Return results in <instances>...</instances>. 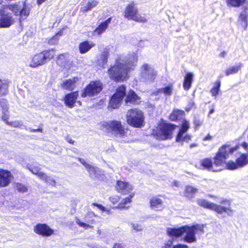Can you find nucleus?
Here are the masks:
<instances>
[{"label": "nucleus", "mask_w": 248, "mask_h": 248, "mask_svg": "<svg viewBox=\"0 0 248 248\" xmlns=\"http://www.w3.org/2000/svg\"><path fill=\"white\" fill-rule=\"evenodd\" d=\"M240 148L239 144L231 147L230 144H225L221 146L213 157V161L210 157L204 158L201 161V166L203 169L212 171H217L215 167H223L226 165V168L229 170H235L243 168L248 164V154L241 153L237 157L235 161L230 160L227 162V159L230 155L238 150Z\"/></svg>", "instance_id": "obj_1"}, {"label": "nucleus", "mask_w": 248, "mask_h": 248, "mask_svg": "<svg viewBox=\"0 0 248 248\" xmlns=\"http://www.w3.org/2000/svg\"><path fill=\"white\" fill-rule=\"evenodd\" d=\"M135 65L119 58L115 60V63L107 71L109 79L115 82H123L129 78V73L133 70Z\"/></svg>", "instance_id": "obj_2"}, {"label": "nucleus", "mask_w": 248, "mask_h": 248, "mask_svg": "<svg viewBox=\"0 0 248 248\" xmlns=\"http://www.w3.org/2000/svg\"><path fill=\"white\" fill-rule=\"evenodd\" d=\"M197 202L200 207L213 211L217 214L221 215L226 213L228 216H231L233 212V210L231 207V201L227 199H223L220 202V203L224 204V206L209 202L203 199H198Z\"/></svg>", "instance_id": "obj_3"}, {"label": "nucleus", "mask_w": 248, "mask_h": 248, "mask_svg": "<svg viewBox=\"0 0 248 248\" xmlns=\"http://www.w3.org/2000/svg\"><path fill=\"white\" fill-rule=\"evenodd\" d=\"M55 49L49 48L33 55L31 58L30 66L31 68H36L46 64L55 58Z\"/></svg>", "instance_id": "obj_4"}, {"label": "nucleus", "mask_w": 248, "mask_h": 248, "mask_svg": "<svg viewBox=\"0 0 248 248\" xmlns=\"http://www.w3.org/2000/svg\"><path fill=\"white\" fill-rule=\"evenodd\" d=\"M126 119L127 124L134 128H141L145 124L144 114L137 108L129 109L127 112Z\"/></svg>", "instance_id": "obj_5"}, {"label": "nucleus", "mask_w": 248, "mask_h": 248, "mask_svg": "<svg viewBox=\"0 0 248 248\" xmlns=\"http://www.w3.org/2000/svg\"><path fill=\"white\" fill-rule=\"evenodd\" d=\"M177 126L174 124L162 122L157 127L156 131L153 133L156 139L160 140H170L172 137L173 131Z\"/></svg>", "instance_id": "obj_6"}, {"label": "nucleus", "mask_w": 248, "mask_h": 248, "mask_svg": "<svg viewBox=\"0 0 248 248\" xmlns=\"http://www.w3.org/2000/svg\"><path fill=\"white\" fill-rule=\"evenodd\" d=\"M123 15L127 20H133L138 23H146L147 19L139 12V9L134 1H131L125 6Z\"/></svg>", "instance_id": "obj_7"}, {"label": "nucleus", "mask_w": 248, "mask_h": 248, "mask_svg": "<svg viewBox=\"0 0 248 248\" xmlns=\"http://www.w3.org/2000/svg\"><path fill=\"white\" fill-rule=\"evenodd\" d=\"M101 129L107 133L114 134L120 137L124 136L125 134L124 126L119 121L112 120L104 122L101 124Z\"/></svg>", "instance_id": "obj_8"}, {"label": "nucleus", "mask_w": 248, "mask_h": 248, "mask_svg": "<svg viewBox=\"0 0 248 248\" xmlns=\"http://www.w3.org/2000/svg\"><path fill=\"white\" fill-rule=\"evenodd\" d=\"M103 89V84L100 80L91 81L81 91L83 98L92 97L99 94Z\"/></svg>", "instance_id": "obj_9"}, {"label": "nucleus", "mask_w": 248, "mask_h": 248, "mask_svg": "<svg viewBox=\"0 0 248 248\" xmlns=\"http://www.w3.org/2000/svg\"><path fill=\"white\" fill-rule=\"evenodd\" d=\"M126 87L125 85L118 86L116 88L114 93L110 98L108 108L110 109L118 108L126 95Z\"/></svg>", "instance_id": "obj_10"}, {"label": "nucleus", "mask_w": 248, "mask_h": 248, "mask_svg": "<svg viewBox=\"0 0 248 248\" xmlns=\"http://www.w3.org/2000/svg\"><path fill=\"white\" fill-rule=\"evenodd\" d=\"M27 168L32 174L37 176L47 184L53 186H55L56 182L55 178L51 176L47 175L45 173L41 171V169L37 163L28 165Z\"/></svg>", "instance_id": "obj_11"}, {"label": "nucleus", "mask_w": 248, "mask_h": 248, "mask_svg": "<svg viewBox=\"0 0 248 248\" xmlns=\"http://www.w3.org/2000/svg\"><path fill=\"white\" fill-rule=\"evenodd\" d=\"M184 230L183 234L186 233L184 237V240L188 243H192L196 241L195 234L198 231L203 232V229L198 224L191 226L184 225Z\"/></svg>", "instance_id": "obj_12"}, {"label": "nucleus", "mask_w": 248, "mask_h": 248, "mask_svg": "<svg viewBox=\"0 0 248 248\" xmlns=\"http://www.w3.org/2000/svg\"><path fill=\"white\" fill-rule=\"evenodd\" d=\"M97 215L92 211H88L84 217V220L85 221L82 222L78 217L76 218V223L80 227L85 229H93V227L92 225L95 224L96 221L94 219Z\"/></svg>", "instance_id": "obj_13"}, {"label": "nucleus", "mask_w": 248, "mask_h": 248, "mask_svg": "<svg viewBox=\"0 0 248 248\" xmlns=\"http://www.w3.org/2000/svg\"><path fill=\"white\" fill-rule=\"evenodd\" d=\"M34 232L40 236L49 237L54 234V230L47 224L37 223L33 228Z\"/></svg>", "instance_id": "obj_14"}, {"label": "nucleus", "mask_w": 248, "mask_h": 248, "mask_svg": "<svg viewBox=\"0 0 248 248\" xmlns=\"http://www.w3.org/2000/svg\"><path fill=\"white\" fill-rule=\"evenodd\" d=\"M14 22V19L10 13L6 12L3 8L0 10V28H9Z\"/></svg>", "instance_id": "obj_15"}, {"label": "nucleus", "mask_w": 248, "mask_h": 248, "mask_svg": "<svg viewBox=\"0 0 248 248\" xmlns=\"http://www.w3.org/2000/svg\"><path fill=\"white\" fill-rule=\"evenodd\" d=\"M163 197V196L160 194L152 197L149 200L150 208L156 211H162L165 208L162 200Z\"/></svg>", "instance_id": "obj_16"}, {"label": "nucleus", "mask_w": 248, "mask_h": 248, "mask_svg": "<svg viewBox=\"0 0 248 248\" xmlns=\"http://www.w3.org/2000/svg\"><path fill=\"white\" fill-rule=\"evenodd\" d=\"M13 176L11 172L8 170L0 169V187L8 186L11 182Z\"/></svg>", "instance_id": "obj_17"}, {"label": "nucleus", "mask_w": 248, "mask_h": 248, "mask_svg": "<svg viewBox=\"0 0 248 248\" xmlns=\"http://www.w3.org/2000/svg\"><path fill=\"white\" fill-rule=\"evenodd\" d=\"M78 96V91L68 93L62 99L64 105L70 108H74Z\"/></svg>", "instance_id": "obj_18"}, {"label": "nucleus", "mask_w": 248, "mask_h": 248, "mask_svg": "<svg viewBox=\"0 0 248 248\" xmlns=\"http://www.w3.org/2000/svg\"><path fill=\"white\" fill-rule=\"evenodd\" d=\"M115 188L118 193L123 195L128 194L129 192V190L132 189L128 182L121 180L116 181Z\"/></svg>", "instance_id": "obj_19"}, {"label": "nucleus", "mask_w": 248, "mask_h": 248, "mask_svg": "<svg viewBox=\"0 0 248 248\" xmlns=\"http://www.w3.org/2000/svg\"><path fill=\"white\" fill-rule=\"evenodd\" d=\"M125 97L124 102L126 104L137 105L140 99V97L133 90H130Z\"/></svg>", "instance_id": "obj_20"}, {"label": "nucleus", "mask_w": 248, "mask_h": 248, "mask_svg": "<svg viewBox=\"0 0 248 248\" xmlns=\"http://www.w3.org/2000/svg\"><path fill=\"white\" fill-rule=\"evenodd\" d=\"M198 189L196 187L190 185L185 186L183 191V196L188 200L193 199L198 192Z\"/></svg>", "instance_id": "obj_21"}, {"label": "nucleus", "mask_w": 248, "mask_h": 248, "mask_svg": "<svg viewBox=\"0 0 248 248\" xmlns=\"http://www.w3.org/2000/svg\"><path fill=\"white\" fill-rule=\"evenodd\" d=\"M112 18V17H110L105 21L101 22L93 31L94 34L100 35L104 33L108 28V25L111 23Z\"/></svg>", "instance_id": "obj_22"}, {"label": "nucleus", "mask_w": 248, "mask_h": 248, "mask_svg": "<svg viewBox=\"0 0 248 248\" xmlns=\"http://www.w3.org/2000/svg\"><path fill=\"white\" fill-rule=\"evenodd\" d=\"M95 46V44L88 41H83L79 44V51L81 54H85Z\"/></svg>", "instance_id": "obj_23"}, {"label": "nucleus", "mask_w": 248, "mask_h": 248, "mask_svg": "<svg viewBox=\"0 0 248 248\" xmlns=\"http://www.w3.org/2000/svg\"><path fill=\"white\" fill-rule=\"evenodd\" d=\"M194 75L192 73L187 72L184 76L183 86L185 91H188L191 87Z\"/></svg>", "instance_id": "obj_24"}, {"label": "nucleus", "mask_w": 248, "mask_h": 248, "mask_svg": "<svg viewBox=\"0 0 248 248\" xmlns=\"http://www.w3.org/2000/svg\"><path fill=\"white\" fill-rule=\"evenodd\" d=\"M156 74V72L155 70H152L151 72L148 73H141L140 78H141L144 82H153L155 80Z\"/></svg>", "instance_id": "obj_25"}, {"label": "nucleus", "mask_w": 248, "mask_h": 248, "mask_svg": "<svg viewBox=\"0 0 248 248\" xmlns=\"http://www.w3.org/2000/svg\"><path fill=\"white\" fill-rule=\"evenodd\" d=\"M248 7H245L243 12L240 14L238 20L240 24L243 27L244 30H246L248 26Z\"/></svg>", "instance_id": "obj_26"}, {"label": "nucleus", "mask_w": 248, "mask_h": 248, "mask_svg": "<svg viewBox=\"0 0 248 248\" xmlns=\"http://www.w3.org/2000/svg\"><path fill=\"white\" fill-rule=\"evenodd\" d=\"M77 79V78L66 79L61 84V87L64 90L72 91L75 88Z\"/></svg>", "instance_id": "obj_27"}, {"label": "nucleus", "mask_w": 248, "mask_h": 248, "mask_svg": "<svg viewBox=\"0 0 248 248\" xmlns=\"http://www.w3.org/2000/svg\"><path fill=\"white\" fill-rule=\"evenodd\" d=\"M184 226L179 228H169L167 229V234L170 237H179L183 234Z\"/></svg>", "instance_id": "obj_28"}, {"label": "nucleus", "mask_w": 248, "mask_h": 248, "mask_svg": "<svg viewBox=\"0 0 248 248\" xmlns=\"http://www.w3.org/2000/svg\"><path fill=\"white\" fill-rule=\"evenodd\" d=\"M185 112L182 110L174 109L170 114L169 119L173 122H178L185 116Z\"/></svg>", "instance_id": "obj_29"}, {"label": "nucleus", "mask_w": 248, "mask_h": 248, "mask_svg": "<svg viewBox=\"0 0 248 248\" xmlns=\"http://www.w3.org/2000/svg\"><path fill=\"white\" fill-rule=\"evenodd\" d=\"M185 133L178 132L175 137V141L183 144L184 142H188L191 139L192 136L190 134L184 135Z\"/></svg>", "instance_id": "obj_30"}, {"label": "nucleus", "mask_w": 248, "mask_h": 248, "mask_svg": "<svg viewBox=\"0 0 248 248\" xmlns=\"http://www.w3.org/2000/svg\"><path fill=\"white\" fill-rule=\"evenodd\" d=\"M2 8L5 11L7 9H9L12 11L16 16H18V13L20 9V5L18 3L16 2L3 6Z\"/></svg>", "instance_id": "obj_31"}, {"label": "nucleus", "mask_w": 248, "mask_h": 248, "mask_svg": "<svg viewBox=\"0 0 248 248\" xmlns=\"http://www.w3.org/2000/svg\"><path fill=\"white\" fill-rule=\"evenodd\" d=\"M9 86L8 82L0 78V96H5L8 94Z\"/></svg>", "instance_id": "obj_32"}, {"label": "nucleus", "mask_w": 248, "mask_h": 248, "mask_svg": "<svg viewBox=\"0 0 248 248\" xmlns=\"http://www.w3.org/2000/svg\"><path fill=\"white\" fill-rule=\"evenodd\" d=\"M99 4V1L96 0H92L88 1L87 5L82 7L80 9V12L85 13L91 10L93 8L95 7Z\"/></svg>", "instance_id": "obj_33"}, {"label": "nucleus", "mask_w": 248, "mask_h": 248, "mask_svg": "<svg viewBox=\"0 0 248 248\" xmlns=\"http://www.w3.org/2000/svg\"><path fill=\"white\" fill-rule=\"evenodd\" d=\"M242 66V64L239 63L238 65H234L226 69L225 71V74L226 76H229L231 75L236 74L240 70Z\"/></svg>", "instance_id": "obj_34"}, {"label": "nucleus", "mask_w": 248, "mask_h": 248, "mask_svg": "<svg viewBox=\"0 0 248 248\" xmlns=\"http://www.w3.org/2000/svg\"><path fill=\"white\" fill-rule=\"evenodd\" d=\"M221 86L220 80H217L214 82L213 87L211 89L210 93L212 96L216 97L218 94Z\"/></svg>", "instance_id": "obj_35"}, {"label": "nucleus", "mask_w": 248, "mask_h": 248, "mask_svg": "<svg viewBox=\"0 0 248 248\" xmlns=\"http://www.w3.org/2000/svg\"><path fill=\"white\" fill-rule=\"evenodd\" d=\"M229 7H238L246 3L247 0H225Z\"/></svg>", "instance_id": "obj_36"}, {"label": "nucleus", "mask_w": 248, "mask_h": 248, "mask_svg": "<svg viewBox=\"0 0 248 248\" xmlns=\"http://www.w3.org/2000/svg\"><path fill=\"white\" fill-rule=\"evenodd\" d=\"M30 13V10L28 9L25 5L21 9H20L18 16L19 17V20L20 22L27 18L29 16Z\"/></svg>", "instance_id": "obj_37"}, {"label": "nucleus", "mask_w": 248, "mask_h": 248, "mask_svg": "<svg viewBox=\"0 0 248 248\" xmlns=\"http://www.w3.org/2000/svg\"><path fill=\"white\" fill-rule=\"evenodd\" d=\"M133 197V195H129V197L123 199V200L120 203H119L117 206L113 207V208L120 209H122L125 208L126 207L125 205L127 204L130 203L131 202H132L131 199Z\"/></svg>", "instance_id": "obj_38"}, {"label": "nucleus", "mask_w": 248, "mask_h": 248, "mask_svg": "<svg viewBox=\"0 0 248 248\" xmlns=\"http://www.w3.org/2000/svg\"><path fill=\"white\" fill-rule=\"evenodd\" d=\"M173 83H170L164 87L161 88L162 93L166 96H170L173 92Z\"/></svg>", "instance_id": "obj_39"}, {"label": "nucleus", "mask_w": 248, "mask_h": 248, "mask_svg": "<svg viewBox=\"0 0 248 248\" xmlns=\"http://www.w3.org/2000/svg\"><path fill=\"white\" fill-rule=\"evenodd\" d=\"M109 56V51L107 49H104L100 55V63L102 65L106 64L108 62V58Z\"/></svg>", "instance_id": "obj_40"}, {"label": "nucleus", "mask_w": 248, "mask_h": 248, "mask_svg": "<svg viewBox=\"0 0 248 248\" xmlns=\"http://www.w3.org/2000/svg\"><path fill=\"white\" fill-rule=\"evenodd\" d=\"M190 128V123L188 121L184 120L181 124L180 128L178 132L186 133Z\"/></svg>", "instance_id": "obj_41"}, {"label": "nucleus", "mask_w": 248, "mask_h": 248, "mask_svg": "<svg viewBox=\"0 0 248 248\" xmlns=\"http://www.w3.org/2000/svg\"><path fill=\"white\" fill-rule=\"evenodd\" d=\"M15 188L17 191L20 193L26 192L28 190L27 186L20 183H16Z\"/></svg>", "instance_id": "obj_42"}, {"label": "nucleus", "mask_w": 248, "mask_h": 248, "mask_svg": "<svg viewBox=\"0 0 248 248\" xmlns=\"http://www.w3.org/2000/svg\"><path fill=\"white\" fill-rule=\"evenodd\" d=\"M86 169L91 177L93 178L94 177H96L97 176L98 173L96 170L97 168L96 167H94L90 164L89 166Z\"/></svg>", "instance_id": "obj_43"}, {"label": "nucleus", "mask_w": 248, "mask_h": 248, "mask_svg": "<svg viewBox=\"0 0 248 248\" xmlns=\"http://www.w3.org/2000/svg\"><path fill=\"white\" fill-rule=\"evenodd\" d=\"M91 205L93 207H96L98 209H99L102 212H105L107 214H111V211L110 209H107L106 208L101 204H99L96 202H93L92 203Z\"/></svg>", "instance_id": "obj_44"}, {"label": "nucleus", "mask_w": 248, "mask_h": 248, "mask_svg": "<svg viewBox=\"0 0 248 248\" xmlns=\"http://www.w3.org/2000/svg\"><path fill=\"white\" fill-rule=\"evenodd\" d=\"M7 125L15 128H20L23 125V124L20 121H15L9 122Z\"/></svg>", "instance_id": "obj_45"}, {"label": "nucleus", "mask_w": 248, "mask_h": 248, "mask_svg": "<svg viewBox=\"0 0 248 248\" xmlns=\"http://www.w3.org/2000/svg\"><path fill=\"white\" fill-rule=\"evenodd\" d=\"M58 33H56L54 36L49 39L48 43L50 45H54L57 44L59 39L57 37Z\"/></svg>", "instance_id": "obj_46"}, {"label": "nucleus", "mask_w": 248, "mask_h": 248, "mask_svg": "<svg viewBox=\"0 0 248 248\" xmlns=\"http://www.w3.org/2000/svg\"><path fill=\"white\" fill-rule=\"evenodd\" d=\"M120 199V197L118 195H114L109 197V201L113 204L117 203Z\"/></svg>", "instance_id": "obj_47"}, {"label": "nucleus", "mask_w": 248, "mask_h": 248, "mask_svg": "<svg viewBox=\"0 0 248 248\" xmlns=\"http://www.w3.org/2000/svg\"><path fill=\"white\" fill-rule=\"evenodd\" d=\"M142 70L141 73H148L152 70H154V69L151 68L147 63H144L142 66Z\"/></svg>", "instance_id": "obj_48"}, {"label": "nucleus", "mask_w": 248, "mask_h": 248, "mask_svg": "<svg viewBox=\"0 0 248 248\" xmlns=\"http://www.w3.org/2000/svg\"><path fill=\"white\" fill-rule=\"evenodd\" d=\"M9 118V114L6 112H3L2 113V115L1 116V119L7 124L9 122L8 121Z\"/></svg>", "instance_id": "obj_49"}, {"label": "nucleus", "mask_w": 248, "mask_h": 248, "mask_svg": "<svg viewBox=\"0 0 248 248\" xmlns=\"http://www.w3.org/2000/svg\"><path fill=\"white\" fill-rule=\"evenodd\" d=\"M193 123L195 129H198L202 124V122L198 119H195Z\"/></svg>", "instance_id": "obj_50"}, {"label": "nucleus", "mask_w": 248, "mask_h": 248, "mask_svg": "<svg viewBox=\"0 0 248 248\" xmlns=\"http://www.w3.org/2000/svg\"><path fill=\"white\" fill-rule=\"evenodd\" d=\"M172 243L173 240H169L161 248H171Z\"/></svg>", "instance_id": "obj_51"}, {"label": "nucleus", "mask_w": 248, "mask_h": 248, "mask_svg": "<svg viewBox=\"0 0 248 248\" xmlns=\"http://www.w3.org/2000/svg\"><path fill=\"white\" fill-rule=\"evenodd\" d=\"M78 160L86 168H87L89 165H90L89 164L87 163L85 160L82 158H80V157H78L77 158Z\"/></svg>", "instance_id": "obj_52"}, {"label": "nucleus", "mask_w": 248, "mask_h": 248, "mask_svg": "<svg viewBox=\"0 0 248 248\" xmlns=\"http://www.w3.org/2000/svg\"><path fill=\"white\" fill-rule=\"evenodd\" d=\"M171 248H188V247L186 245L178 244L173 246Z\"/></svg>", "instance_id": "obj_53"}, {"label": "nucleus", "mask_w": 248, "mask_h": 248, "mask_svg": "<svg viewBox=\"0 0 248 248\" xmlns=\"http://www.w3.org/2000/svg\"><path fill=\"white\" fill-rule=\"evenodd\" d=\"M7 103V100L5 98L0 99V106L1 107H3L6 106Z\"/></svg>", "instance_id": "obj_54"}, {"label": "nucleus", "mask_w": 248, "mask_h": 248, "mask_svg": "<svg viewBox=\"0 0 248 248\" xmlns=\"http://www.w3.org/2000/svg\"><path fill=\"white\" fill-rule=\"evenodd\" d=\"M65 140L67 142L71 144H74L75 143V141L71 138L70 136H67L65 138Z\"/></svg>", "instance_id": "obj_55"}, {"label": "nucleus", "mask_w": 248, "mask_h": 248, "mask_svg": "<svg viewBox=\"0 0 248 248\" xmlns=\"http://www.w3.org/2000/svg\"><path fill=\"white\" fill-rule=\"evenodd\" d=\"M29 131L30 132H41V133H42L43 132V129L41 128H38L37 129H31L30 128L29 129Z\"/></svg>", "instance_id": "obj_56"}, {"label": "nucleus", "mask_w": 248, "mask_h": 248, "mask_svg": "<svg viewBox=\"0 0 248 248\" xmlns=\"http://www.w3.org/2000/svg\"><path fill=\"white\" fill-rule=\"evenodd\" d=\"M162 93V91L161 90V88L158 89L157 90H155L154 93L153 94L155 95H159Z\"/></svg>", "instance_id": "obj_57"}, {"label": "nucleus", "mask_w": 248, "mask_h": 248, "mask_svg": "<svg viewBox=\"0 0 248 248\" xmlns=\"http://www.w3.org/2000/svg\"><path fill=\"white\" fill-rule=\"evenodd\" d=\"M112 248H124L120 243H115V244H114Z\"/></svg>", "instance_id": "obj_58"}, {"label": "nucleus", "mask_w": 248, "mask_h": 248, "mask_svg": "<svg viewBox=\"0 0 248 248\" xmlns=\"http://www.w3.org/2000/svg\"><path fill=\"white\" fill-rule=\"evenodd\" d=\"M241 146L244 148V149L248 151V144L246 142L244 141L241 144Z\"/></svg>", "instance_id": "obj_59"}, {"label": "nucleus", "mask_w": 248, "mask_h": 248, "mask_svg": "<svg viewBox=\"0 0 248 248\" xmlns=\"http://www.w3.org/2000/svg\"><path fill=\"white\" fill-rule=\"evenodd\" d=\"M212 138V136H210V134H208L207 135H206L203 138V141L209 140H211Z\"/></svg>", "instance_id": "obj_60"}, {"label": "nucleus", "mask_w": 248, "mask_h": 248, "mask_svg": "<svg viewBox=\"0 0 248 248\" xmlns=\"http://www.w3.org/2000/svg\"><path fill=\"white\" fill-rule=\"evenodd\" d=\"M215 111L214 105H212L209 111L208 115L209 116Z\"/></svg>", "instance_id": "obj_61"}, {"label": "nucleus", "mask_w": 248, "mask_h": 248, "mask_svg": "<svg viewBox=\"0 0 248 248\" xmlns=\"http://www.w3.org/2000/svg\"><path fill=\"white\" fill-rule=\"evenodd\" d=\"M227 54V52L225 51H222L219 54V57L221 58H224Z\"/></svg>", "instance_id": "obj_62"}, {"label": "nucleus", "mask_w": 248, "mask_h": 248, "mask_svg": "<svg viewBox=\"0 0 248 248\" xmlns=\"http://www.w3.org/2000/svg\"><path fill=\"white\" fill-rule=\"evenodd\" d=\"M64 58H65V55H64V54H61L59 55L57 57V59L58 60H60V59H64Z\"/></svg>", "instance_id": "obj_63"}, {"label": "nucleus", "mask_w": 248, "mask_h": 248, "mask_svg": "<svg viewBox=\"0 0 248 248\" xmlns=\"http://www.w3.org/2000/svg\"><path fill=\"white\" fill-rule=\"evenodd\" d=\"M198 146V144L195 143H193L189 145V148H192L194 147H196Z\"/></svg>", "instance_id": "obj_64"}]
</instances>
